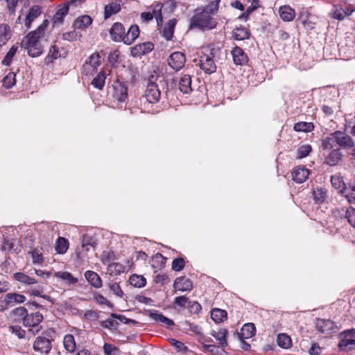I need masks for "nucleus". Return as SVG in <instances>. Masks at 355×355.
Wrapping results in <instances>:
<instances>
[{
  "label": "nucleus",
  "instance_id": "obj_1",
  "mask_svg": "<svg viewBox=\"0 0 355 355\" xmlns=\"http://www.w3.org/2000/svg\"><path fill=\"white\" fill-rule=\"evenodd\" d=\"M198 10L199 9H197V12L189 19V28L190 30L194 28L204 30L215 28L217 24L216 20L206 12H198Z\"/></svg>",
  "mask_w": 355,
  "mask_h": 355
},
{
  "label": "nucleus",
  "instance_id": "obj_2",
  "mask_svg": "<svg viewBox=\"0 0 355 355\" xmlns=\"http://www.w3.org/2000/svg\"><path fill=\"white\" fill-rule=\"evenodd\" d=\"M43 315L40 312L28 313L24 318L23 325L26 327H30L28 333L31 336L38 334L42 329L40 323L43 321Z\"/></svg>",
  "mask_w": 355,
  "mask_h": 355
},
{
  "label": "nucleus",
  "instance_id": "obj_3",
  "mask_svg": "<svg viewBox=\"0 0 355 355\" xmlns=\"http://www.w3.org/2000/svg\"><path fill=\"white\" fill-rule=\"evenodd\" d=\"M40 39L37 36H30L28 33L22 40L21 46L27 49L29 56L32 58L38 57L42 53V45L39 41Z\"/></svg>",
  "mask_w": 355,
  "mask_h": 355
},
{
  "label": "nucleus",
  "instance_id": "obj_4",
  "mask_svg": "<svg viewBox=\"0 0 355 355\" xmlns=\"http://www.w3.org/2000/svg\"><path fill=\"white\" fill-rule=\"evenodd\" d=\"M50 332L54 333L55 331L52 329H49L43 333V335L46 336H41L36 338L33 343V349L35 352L45 354H48L50 352L52 344L50 339L46 337L50 336Z\"/></svg>",
  "mask_w": 355,
  "mask_h": 355
},
{
  "label": "nucleus",
  "instance_id": "obj_5",
  "mask_svg": "<svg viewBox=\"0 0 355 355\" xmlns=\"http://www.w3.org/2000/svg\"><path fill=\"white\" fill-rule=\"evenodd\" d=\"M25 300L26 297L24 295L17 293H9L5 295L3 300L0 301V311L7 309L8 306H13L15 303H23Z\"/></svg>",
  "mask_w": 355,
  "mask_h": 355
},
{
  "label": "nucleus",
  "instance_id": "obj_6",
  "mask_svg": "<svg viewBox=\"0 0 355 355\" xmlns=\"http://www.w3.org/2000/svg\"><path fill=\"white\" fill-rule=\"evenodd\" d=\"M186 62V55L180 51L172 53L168 58V65L174 70L179 71L182 69Z\"/></svg>",
  "mask_w": 355,
  "mask_h": 355
},
{
  "label": "nucleus",
  "instance_id": "obj_7",
  "mask_svg": "<svg viewBox=\"0 0 355 355\" xmlns=\"http://www.w3.org/2000/svg\"><path fill=\"white\" fill-rule=\"evenodd\" d=\"M109 33L112 41L124 43L125 38V28L120 22H115L109 30Z\"/></svg>",
  "mask_w": 355,
  "mask_h": 355
},
{
  "label": "nucleus",
  "instance_id": "obj_8",
  "mask_svg": "<svg viewBox=\"0 0 355 355\" xmlns=\"http://www.w3.org/2000/svg\"><path fill=\"white\" fill-rule=\"evenodd\" d=\"M113 87V98L119 102H125L128 98V87L119 80L114 81Z\"/></svg>",
  "mask_w": 355,
  "mask_h": 355
},
{
  "label": "nucleus",
  "instance_id": "obj_9",
  "mask_svg": "<svg viewBox=\"0 0 355 355\" xmlns=\"http://www.w3.org/2000/svg\"><path fill=\"white\" fill-rule=\"evenodd\" d=\"M154 48L155 45L151 42L139 43L131 48L130 54L133 57H141L151 52Z\"/></svg>",
  "mask_w": 355,
  "mask_h": 355
},
{
  "label": "nucleus",
  "instance_id": "obj_10",
  "mask_svg": "<svg viewBox=\"0 0 355 355\" xmlns=\"http://www.w3.org/2000/svg\"><path fill=\"white\" fill-rule=\"evenodd\" d=\"M199 67L207 74H211L216 71V65L214 60L207 56V53L204 51L200 57Z\"/></svg>",
  "mask_w": 355,
  "mask_h": 355
},
{
  "label": "nucleus",
  "instance_id": "obj_11",
  "mask_svg": "<svg viewBox=\"0 0 355 355\" xmlns=\"http://www.w3.org/2000/svg\"><path fill=\"white\" fill-rule=\"evenodd\" d=\"M145 97L150 103H156L160 98V91L155 83H149L145 92Z\"/></svg>",
  "mask_w": 355,
  "mask_h": 355
},
{
  "label": "nucleus",
  "instance_id": "obj_12",
  "mask_svg": "<svg viewBox=\"0 0 355 355\" xmlns=\"http://www.w3.org/2000/svg\"><path fill=\"white\" fill-rule=\"evenodd\" d=\"M331 136L342 148H349L354 146L352 137L349 135H344L343 132L340 130L335 131L331 134Z\"/></svg>",
  "mask_w": 355,
  "mask_h": 355
},
{
  "label": "nucleus",
  "instance_id": "obj_13",
  "mask_svg": "<svg viewBox=\"0 0 355 355\" xmlns=\"http://www.w3.org/2000/svg\"><path fill=\"white\" fill-rule=\"evenodd\" d=\"M338 348L346 347L347 344L355 345V329H347L339 334Z\"/></svg>",
  "mask_w": 355,
  "mask_h": 355
},
{
  "label": "nucleus",
  "instance_id": "obj_14",
  "mask_svg": "<svg viewBox=\"0 0 355 355\" xmlns=\"http://www.w3.org/2000/svg\"><path fill=\"white\" fill-rule=\"evenodd\" d=\"M173 288L175 291L182 292L191 291L193 288L192 281L185 276L177 277L173 283Z\"/></svg>",
  "mask_w": 355,
  "mask_h": 355
},
{
  "label": "nucleus",
  "instance_id": "obj_15",
  "mask_svg": "<svg viewBox=\"0 0 355 355\" xmlns=\"http://www.w3.org/2000/svg\"><path fill=\"white\" fill-rule=\"evenodd\" d=\"M231 53L235 64L242 66L248 64V56L241 47L236 46L232 49Z\"/></svg>",
  "mask_w": 355,
  "mask_h": 355
},
{
  "label": "nucleus",
  "instance_id": "obj_16",
  "mask_svg": "<svg viewBox=\"0 0 355 355\" xmlns=\"http://www.w3.org/2000/svg\"><path fill=\"white\" fill-rule=\"evenodd\" d=\"M144 314L149 316L156 322H160L166 324L168 327L175 325L173 320L159 313L158 311L154 309H144Z\"/></svg>",
  "mask_w": 355,
  "mask_h": 355
},
{
  "label": "nucleus",
  "instance_id": "obj_17",
  "mask_svg": "<svg viewBox=\"0 0 355 355\" xmlns=\"http://www.w3.org/2000/svg\"><path fill=\"white\" fill-rule=\"evenodd\" d=\"M309 175V171L305 166H297L292 172V179L296 183H302L306 180Z\"/></svg>",
  "mask_w": 355,
  "mask_h": 355
},
{
  "label": "nucleus",
  "instance_id": "obj_18",
  "mask_svg": "<svg viewBox=\"0 0 355 355\" xmlns=\"http://www.w3.org/2000/svg\"><path fill=\"white\" fill-rule=\"evenodd\" d=\"M42 14V6L40 5L33 6L26 15L24 24L28 29L31 27L33 21Z\"/></svg>",
  "mask_w": 355,
  "mask_h": 355
},
{
  "label": "nucleus",
  "instance_id": "obj_19",
  "mask_svg": "<svg viewBox=\"0 0 355 355\" xmlns=\"http://www.w3.org/2000/svg\"><path fill=\"white\" fill-rule=\"evenodd\" d=\"M318 331L324 334H331L336 327L334 322L330 320L318 319L315 323Z\"/></svg>",
  "mask_w": 355,
  "mask_h": 355
},
{
  "label": "nucleus",
  "instance_id": "obj_20",
  "mask_svg": "<svg viewBox=\"0 0 355 355\" xmlns=\"http://www.w3.org/2000/svg\"><path fill=\"white\" fill-rule=\"evenodd\" d=\"M1 249L8 252L18 253L21 251L19 241L15 239H9L8 237H3Z\"/></svg>",
  "mask_w": 355,
  "mask_h": 355
},
{
  "label": "nucleus",
  "instance_id": "obj_21",
  "mask_svg": "<svg viewBox=\"0 0 355 355\" xmlns=\"http://www.w3.org/2000/svg\"><path fill=\"white\" fill-rule=\"evenodd\" d=\"M255 334L256 327L253 323L245 324L242 327L240 332L235 333L238 338H250L253 337Z\"/></svg>",
  "mask_w": 355,
  "mask_h": 355
},
{
  "label": "nucleus",
  "instance_id": "obj_22",
  "mask_svg": "<svg viewBox=\"0 0 355 355\" xmlns=\"http://www.w3.org/2000/svg\"><path fill=\"white\" fill-rule=\"evenodd\" d=\"M140 30L137 24L130 26L128 31H125V38L124 44L126 45L132 44L136 39L139 36Z\"/></svg>",
  "mask_w": 355,
  "mask_h": 355
},
{
  "label": "nucleus",
  "instance_id": "obj_23",
  "mask_svg": "<svg viewBox=\"0 0 355 355\" xmlns=\"http://www.w3.org/2000/svg\"><path fill=\"white\" fill-rule=\"evenodd\" d=\"M85 277L89 284L96 288H99L102 286L103 282L100 276L94 271L87 270L85 272Z\"/></svg>",
  "mask_w": 355,
  "mask_h": 355
},
{
  "label": "nucleus",
  "instance_id": "obj_24",
  "mask_svg": "<svg viewBox=\"0 0 355 355\" xmlns=\"http://www.w3.org/2000/svg\"><path fill=\"white\" fill-rule=\"evenodd\" d=\"M281 19L284 21H291L295 17V11L290 6L284 5L279 10Z\"/></svg>",
  "mask_w": 355,
  "mask_h": 355
},
{
  "label": "nucleus",
  "instance_id": "obj_25",
  "mask_svg": "<svg viewBox=\"0 0 355 355\" xmlns=\"http://www.w3.org/2000/svg\"><path fill=\"white\" fill-rule=\"evenodd\" d=\"M92 19L90 16L85 15L78 17L73 22V27L74 29L85 30L92 23Z\"/></svg>",
  "mask_w": 355,
  "mask_h": 355
},
{
  "label": "nucleus",
  "instance_id": "obj_26",
  "mask_svg": "<svg viewBox=\"0 0 355 355\" xmlns=\"http://www.w3.org/2000/svg\"><path fill=\"white\" fill-rule=\"evenodd\" d=\"M178 20L175 18L170 19L166 23L163 31L162 36L168 41L171 40L173 37L174 29L177 24Z\"/></svg>",
  "mask_w": 355,
  "mask_h": 355
},
{
  "label": "nucleus",
  "instance_id": "obj_27",
  "mask_svg": "<svg viewBox=\"0 0 355 355\" xmlns=\"http://www.w3.org/2000/svg\"><path fill=\"white\" fill-rule=\"evenodd\" d=\"M69 12V4H63L55 13L53 17V23L54 25L62 24L64 22V17Z\"/></svg>",
  "mask_w": 355,
  "mask_h": 355
},
{
  "label": "nucleus",
  "instance_id": "obj_28",
  "mask_svg": "<svg viewBox=\"0 0 355 355\" xmlns=\"http://www.w3.org/2000/svg\"><path fill=\"white\" fill-rule=\"evenodd\" d=\"M66 56V53L64 55H62L59 51L58 47L55 45H51L49 51L48 55L44 59L46 64L53 63L55 60L59 58H64Z\"/></svg>",
  "mask_w": 355,
  "mask_h": 355
},
{
  "label": "nucleus",
  "instance_id": "obj_29",
  "mask_svg": "<svg viewBox=\"0 0 355 355\" xmlns=\"http://www.w3.org/2000/svg\"><path fill=\"white\" fill-rule=\"evenodd\" d=\"M343 154L340 150L334 149L325 158L324 163L331 166H336L341 160Z\"/></svg>",
  "mask_w": 355,
  "mask_h": 355
},
{
  "label": "nucleus",
  "instance_id": "obj_30",
  "mask_svg": "<svg viewBox=\"0 0 355 355\" xmlns=\"http://www.w3.org/2000/svg\"><path fill=\"white\" fill-rule=\"evenodd\" d=\"M179 89L184 94H189L192 91L191 77L189 75H184L180 80Z\"/></svg>",
  "mask_w": 355,
  "mask_h": 355
},
{
  "label": "nucleus",
  "instance_id": "obj_31",
  "mask_svg": "<svg viewBox=\"0 0 355 355\" xmlns=\"http://www.w3.org/2000/svg\"><path fill=\"white\" fill-rule=\"evenodd\" d=\"M121 9L120 3L112 2L104 8V19H107L112 15L118 13Z\"/></svg>",
  "mask_w": 355,
  "mask_h": 355
},
{
  "label": "nucleus",
  "instance_id": "obj_32",
  "mask_svg": "<svg viewBox=\"0 0 355 355\" xmlns=\"http://www.w3.org/2000/svg\"><path fill=\"white\" fill-rule=\"evenodd\" d=\"M211 318L216 323H220L227 320V313L225 310L214 308L211 311Z\"/></svg>",
  "mask_w": 355,
  "mask_h": 355
},
{
  "label": "nucleus",
  "instance_id": "obj_33",
  "mask_svg": "<svg viewBox=\"0 0 355 355\" xmlns=\"http://www.w3.org/2000/svg\"><path fill=\"white\" fill-rule=\"evenodd\" d=\"M97 245L96 240L94 237L87 234H84L82 239V250L88 252L90 248H94Z\"/></svg>",
  "mask_w": 355,
  "mask_h": 355
},
{
  "label": "nucleus",
  "instance_id": "obj_34",
  "mask_svg": "<svg viewBox=\"0 0 355 355\" xmlns=\"http://www.w3.org/2000/svg\"><path fill=\"white\" fill-rule=\"evenodd\" d=\"M11 37L10 28L8 24H0V45L3 46Z\"/></svg>",
  "mask_w": 355,
  "mask_h": 355
},
{
  "label": "nucleus",
  "instance_id": "obj_35",
  "mask_svg": "<svg viewBox=\"0 0 355 355\" xmlns=\"http://www.w3.org/2000/svg\"><path fill=\"white\" fill-rule=\"evenodd\" d=\"M233 37L236 40H244L248 39L250 32L248 29L243 26L236 27L232 32Z\"/></svg>",
  "mask_w": 355,
  "mask_h": 355
},
{
  "label": "nucleus",
  "instance_id": "obj_36",
  "mask_svg": "<svg viewBox=\"0 0 355 355\" xmlns=\"http://www.w3.org/2000/svg\"><path fill=\"white\" fill-rule=\"evenodd\" d=\"M55 276L66 281L69 285H74L78 282V279L74 277L69 272L59 271L55 273Z\"/></svg>",
  "mask_w": 355,
  "mask_h": 355
},
{
  "label": "nucleus",
  "instance_id": "obj_37",
  "mask_svg": "<svg viewBox=\"0 0 355 355\" xmlns=\"http://www.w3.org/2000/svg\"><path fill=\"white\" fill-rule=\"evenodd\" d=\"M15 280L27 285H32L38 283L37 280L26 275L25 273L18 272L14 274Z\"/></svg>",
  "mask_w": 355,
  "mask_h": 355
},
{
  "label": "nucleus",
  "instance_id": "obj_38",
  "mask_svg": "<svg viewBox=\"0 0 355 355\" xmlns=\"http://www.w3.org/2000/svg\"><path fill=\"white\" fill-rule=\"evenodd\" d=\"M314 129V125L311 122L300 121L294 124L293 130L296 132H309Z\"/></svg>",
  "mask_w": 355,
  "mask_h": 355
},
{
  "label": "nucleus",
  "instance_id": "obj_39",
  "mask_svg": "<svg viewBox=\"0 0 355 355\" xmlns=\"http://www.w3.org/2000/svg\"><path fill=\"white\" fill-rule=\"evenodd\" d=\"M162 8V3H157L153 6V12H151L156 19L157 26H162L163 24Z\"/></svg>",
  "mask_w": 355,
  "mask_h": 355
},
{
  "label": "nucleus",
  "instance_id": "obj_40",
  "mask_svg": "<svg viewBox=\"0 0 355 355\" xmlns=\"http://www.w3.org/2000/svg\"><path fill=\"white\" fill-rule=\"evenodd\" d=\"M129 283L134 287L142 288L146 284V279L142 275L132 274L129 278Z\"/></svg>",
  "mask_w": 355,
  "mask_h": 355
},
{
  "label": "nucleus",
  "instance_id": "obj_41",
  "mask_svg": "<svg viewBox=\"0 0 355 355\" xmlns=\"http://www.w3.org/2000/svg\"><path fill=\"white\" fill-rule=\"evenodd\" d=\"M63 345L67 352L71 353L75 352L76 345L73 336L72 334L65 335L63 340Z\"/></svg>",
  "mask_w": 355,
  "mask_h": 355
},
{
  "label": "nucleus",
  "instance_id": "obj_42",
  "mask_svg": "<svg viewBox=\"0 0 355 355\" xmlns=\"http://www.w3.org/2000/svg\"><path fill=\"white\" fill-rule=\"evenodd\" d=\"M105 73L103 71H100L96 77L94 78L91 84L96 89H102L105 85Z\"/></svg>",
  "mask_w": 355,
  "mask_h": 355
},
{
  "label": "nucleus",
  "instance_id": "obj_43",
  "mask_svg": "<svg viewBox=\"0 0 355 355\" xmlns=\"http://www.w3.org/2000/svg\"><path fill=\"white\" fill-rule=\"evenodd\" d=\"M277 342V345L284 349L289 348L292 345L291 338L286 334H279Z\"/></svg>",
  "mask_w": 355,
  "mask_h": 355
},
{
  "label": "nucleus",
  "instance_id": "obj_44",
  "mask_svg": "<svg viewBox=\"0 0 355 355\" xmlns=\"http://www.w3.org/2000/svg\"><path fill=\"white\" fill-rule=\"evenodd\" d=\"M331 16L334 19L341 21L346 17V13L344 12V8H343L340 5H334Z\"/></svg>",
  "mask_w": 355,
  "mask_h": 355
},
{
  "label": "nucleus",
  "instance_id": "obj_45",
  "mask_svg": "<svg viewBox=\"0 0 355 355\" xmlns=\"http://www.w3.org/2000/svg\"><path fill=\"white\" fill-rule=\"evenodd\" d=\"M49 24L48 19H44L42 23L33 31L29 33L30 36H37L42 38L44 35L45 31Z\"/></svg>",
  "mask_w": 355,
  "mask_h": 355
},
{
  "label": "nucleus",
  "instance_id": "obj_46",
  "mask_svg": "<svg viewBox=\"0 0 355 355\" xmlns=\"http://www.w3.org/2000/svg\"><path fill=\"white\" fill-rule=\"evenodd\" d=\"M69 248V242L67 239L63 237H59L56 241L55 250L58 254H64Z\"/></svg>",
  "mask_w": 355,
  "mask_h": 355
},
{
  "label": "nucleus",
  "instance_id": "obj_47",
  "mask_svg": "<svg viewBox=\"0 0 355 355\" xmlns=\"http://www.w3.org/2000/svg\"><path fill=\"white\" fill-rule=\"evenodd\" d=\"M313 196L315 202L320 205L324 202L327 193L323 189L317 188L313 191Z\"/></svg>",
  "mask_w": 355,
  "mask_h": 355
},
{
  "label": "nucleus",
  "instance_id": "obj_48",
  "mask_svg": "<svg viewBox=\"0 0 355 355\" xmlns=\"http://www.w3.org/2000/svg\"><path fill=\"white\" fill-rule=\"evenodd\" d=\"M166 258L164 257L162 254L157 253L152 257L151 266L154 268H158L164 267L166 263Z\"/></svg>",
  "mask_w": 355,
  "mask_h": 355
},
{
  "label": "nucleus",
  "instance_id": "obj_49",
  "mask_svg": "<svg viewBox=\"0 0 355 355\" xmlns=\"http://www.w3.org/2000/svg\"><path fill=\"white\" fill-rule=\"evenodd\" d=\"M16 74L14 72H9L3 78V85L6 89L12 88L16 83Z\"/></svg>",
  "mask_w": 355,
  "mask_h": 355
},
{
  "label": "nucleus",
  "instance_id": "obj_50",
  "mask_svg": "<svg viewBox=\"0 0 355 355\" xmlns=\"http://www.w3.org/2000/svg\"><path fill=\"white\" fill-rule=\"evenodd\" d=\"M162 6L164 15H170L175 10L177 3L175 0H168L162 3Z\"/></svg>",
  "mask_w": 355,
  "mask_h": 355
},
{
  "label": "nucleus",
  "instance_id": "obj_51",
  "mask_svg": "<svg viewBox=\"0 0 355 355\" xmlns=\"http://www.w3.org/2000/svg\"><path fill=\"white\" fill-rule=\"evenodd\" d=\"M228 336V331L227 329L220 328L217 331L216 340L219 342V343L223 346H227V337Z\"/></svg>",
  "mask_w": 355,
  "mask_h": 355
},
{
  "label": "nucleus",
  "instance_id": "obj_52",
  "mask_svg": "<svg viewBox=\"0 0 355 355\" xmlns=\"http://www.w3.org/2000/svg\"><path fill=\"white\" fill-rule=\"evenodd\" d=\"M220 0H214L211 1L207 6H206L204 9L202 10L203 12H206L208 15H214L218 10Z\"/></svg>",
  "mask_w": 355,
  "mask_h": 355
},
{
  "label": "nucleus",
  "instance_id": "obj_53",
  "mask_svg": "<svg viewBox=\"0 0 355 355\" xmlns=\"http://www.w3.org/2000/svg\"><path fill=\"white\" fill-rule=\"evenodd\" d=\"M17 51V46H12L10 49L9 51L4 56L3 60L2 61V64L5 65V66H9L10 64L12 58L15 55Z\"/></svg>",
  "mask_w": 355,
  "mask_h": 355
},
{
  "label": "nucleus",
  "instance_id": "obj_54",
  "mask_svg": "<svg viewBox=\"0 0 355 355\" xmlns=\"http://www.w3.org/2000/svg\"><path fill=\"white\" fill-rule=\"evenodd\" d=\"M110 316L112 318L119 320L120 322H123L124 324H134V325H136V324H138L137 321H136L135 320H132V319L127 318L123 315L112 313L110 314Z\"/></svg>",
  "mask_w": 355,
  "mask_h": 355
},
{
  "label": "nucleus",
  "instance_id": "obj_55",
  "mask_svg": "<svg viewBox=\"0 0 355 355\" xmlns=\"http://www.w3.org/2000/svg\"><path fill=\"white\" fill-rule=\"evenodd\" d=\"M185 266V261L182 257L174 259L172 261V269L174 271H181Z\"/></svg>",
  "mask_w": 355,
  "mask_h": 355
},
{
  "label": "nucleus",
  "instance_id": "obj_56",
  "mask_svg": "<svg viewBox=\"0 0 355 355\" xmlns=\"http://www.w3.org/2000/svg\"><path fill=\"white\" fill-rule=\"evenodd\" d=\"M187 307L191 314H198L202 310L200 304L196 301H189Z\"/></svg>",
  "mask_w": 355,
  "mask_h": 355
},
{
  "label": "nucleus",
  "instance_id": "obj_57",
  "mask_svg": "<svg viewBox=\"0 0 355 355\" xmlns=\"http://www.w3.org/2000/svg\"><path fill=\"white\" fill-rule=\"evenodd\" d=\"M312 148L311 145L306 144L300 146L297 149V158L302 159L309 155Z\"/></svg>",
  "mask_w": 355,
  "mask_h": 355
},
{
  "label": "nucleus",
  "instance_id": "obj_58",
  "mask_svg": "<svg viewBox=\"0 0 355 355\" xmlns=\"http://www.w3.org/2000/svg\"><path fill=\"white\" fill-rule=\"evenodd\" d=\"M86 64H89L93 68H96L101 64V56L98 53L92 54L89 56V60L86 61Z\"/></svg>",
  "mask_w": 355,
  "mask_h": 355
},
{
  "label": "nucleus",
  "instance_id": "obj_59",
  "mask_svg": "<svg viewBox=\"0 0 355 355\" xmlns=\"http://www.w3.org/2000/svg\"><path fill=\"white\" fill-rule=\"evenodd\" d=\"M9 330L12 334H15L19 339H22L26 337V331L22 329L19 325H11L9 327Z\"/></svg>",
  "mask_w": 355,
  "mask_h": 355
},
{
  "label": "nucleus",
  "instance_id": "obj_60",
  "mask_svg": "<svg viewBox=\"0 0 355 355\" xmlns=\"http://www.w3.org/2000/svg\"><path fill=\"white\" fill-rule=\"evenodd\" d=\"M125 267L119 263H112L108 265V270L114 272L115 275H120L123 272Z\"/></svg>",
  "mask_w": 355,
  "mask_h": 355
},
{
  "label": "nucleus",
  "instance_id": "obj_61",
  "mask_svg": "<svg viewBox=\"0 0 355 355\" xmlns=\"http://www.w3.org/2000/svg\"><path fill=\"white\" fill-rule=\"evenodd\" d=\"M80 37H81V35L79 34L78 32H76L75 30L73 31L64 33L62 35V37L63 40H67L69 42L76 41Z\"/></svg>",
  "mask_w": 355,
  "mask_h": 355
},
{
  "label": "nucleus",
  "instance_id": "obj_62",
  "mask_svg": "<svg viewBox=\"0 0 355 355\" xmlns=\"http://www.w3.org/2000/svg\"><path fill=\"white\" fill-rule=\"evenodd\" d=\"M94 299L99 304H105L110 308L114 307L113 304L110 302L109 300H107L103 295L100 293H95Z\"/></svg>",
  "mask_w": 355,
  "mask_h": 355
},
{
  "label": "nucleus",
  "instance_id": "obj_63",
  "mask_svg": "<svg viewBox=\"0 0 355 355\" xmlns=\"http://www.w3.org/2000/svg\"><path fill=\"white\" fill-rule=\"evenodd\" d=\"M103 349L106 355H118L119 354V349L112 344L105 343Z\"/></svg>",
  "mask_w": 355,
  "mask_h": 355
},
{
  "label": "nucleus",
  "instance_id": "obj_64",
  "mask_svg": "<svg viewBox=\"0 0 355 355\" xmlns=\"http://www.w3.org/2000/svg\"><path fill=\"white\" fill-rule=\"evenodd\" d=\"M345 217L347 218L349 223L355 227V209L350 207L347 209Z\"/></svg>",
  "mask_w": 355,
  "mask_h": 355
}]
</instances>
